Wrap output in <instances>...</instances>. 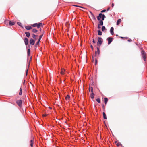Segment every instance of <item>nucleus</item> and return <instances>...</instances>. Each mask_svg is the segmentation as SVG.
<instances>
[{"mask_svg":"<svg viewBox=\"0 0 147 147\" xmlns=\"http://www.w3.org/2000/svg\"><path fill=\"white\" fill-rule=\"evenodd\" d=\"M22 90L21 88H20V92L19 93V95H22Z\"/></svg>","mask_w":147,"mask_h":147,"instance_id":"26","label":"nucleus"},{"mask_svg":"<svg viewBox=\"0 0 147 147\" xmlns=\"http://www.w3.org/2000/svg\"><path fill=\"white\" fill-rule=\"evenodd\" d=\"M103 115L104 118L105 119H107V117H106V114L104 112L103 113Z\"/></svg>","mask_w":147,"mask_h":147,"instance_id":"21","label":"nucleus"},{"mask_svg":"<svg viewBox=\"0 0 147 147\" xmlns=\"http://www.w3.org/2000/svg\"><path fill=\"white\" fill-rule=\"evenodd\" d=\"M105 17V15L104 14H103L102 16V18H101V19H102L101 20H102L103 21V20H104Z\"/></svg>","mask_w":147,"mask_h":147,"instance_id":"34","label":"nucleus"},{"mask_svg":"<svg viewBox=\"0 0 147 147\" xmlns=\"http://www.w3.org/2000/svg\"><path fill=\"white\" fill-rule=\"evenodd\" d=\"M101 25H100L99 24L98 25V28H101Z\"/></svg>","mask_w":147,"mask_h":147,"instance_id":"37","label":"nucleus"},{"mask_svg":"<svg viewBox=\"0 0 147 147\" xmlns=\"http://www.w3.org/2000/svg\"><path fill=\"white\" fill-rule=\"evenodd\" d=\"M65 71V70L64 69H62L61 72V74L63 75L64 74V72Z\"/></svg>","mask_w":147,"mask_h":147,"instance_id":"15","label":"nucleus"},{"mask_svg":"<svg viewBox=\"0 0 147 147\" xmlns=\"http://www.w3.org/2000/svg\"><path fill=\"white\" fill-rule=\"evenodd\" d=\"M128 41H129V42H130V41H131V39H128Z\"/></svg>","mask_w":147,"mask_h":147,"instance_id":"44","label":"nucleus"},{"mask_svg":"<svg viewBox=\"0 0 147 147\" xmlns=\"http://www.w3.org/2000/svg\"><path fill=\"white\" fill-rule=\"evenodd\" d=\"M32 26H33V27H35L36 26H37V23H36L34 24H33L32 25Z\"/></svg>","mask_w":147,"mask_h":147,"instance_id":"28","label":"nucleus"},{"mask_svg":"<svg viewBox=\"0 0 147 147\" xmlns=\"http://www.w3.org/2000/svg\"><path fill=\"white\" fill-rule=\"evenodd\" d=\"M40 31H41V29H40Z\"/></svg>","mask_w":147,"mask_h":147,"instance_id":"53","label":"nucleus"},{"mask_svg":"<svg viewBox=\"0 0 147 147\" xmlns=\"http://www.w3.org/2000/svg\"><path fill=\"white\" fill-rule=\"evenodd\" d=\"M18 24L19 26H21L22 25V24L20 22H18L17 23Z\"/></svg>","mask_w":147,"mask_h":147,"instance_id":"36","label":"nucleus"},{"mask_svg":"<svg viewBox=\"0 0 147 147\" xmlns=\"http://www.w3.org/2000/svg\"><path fill=\"white\" fill-rule=\"evenodd\" d=\"M32 35L33 38L34 39H36V37L38 36V35H36L33 34H32Z\"/></svg>","mask_w":147,"mask_h":147,"instance_id":"20","label":"nucleus"},{"mask_svg":"<svg viewBox=\"0 0 147 147\" xmlns=\"http://www.w3.org/2000/svg\"><path fill=\"white\" fill-rule=\"evenodd\" d=\"M24 42L26 45H27L28 43V40L27 38H25L24 40Z\"/></svg>","mask_w":147,"mask_h":147,"instance_id":"8","label":"nucleus"},{"mask_svg":"<svg viewBox=\"0 0 147 147\" xmlns=\"http://www.w3.org/2000/svg\"><path fill=\"white\" fill-rule=\"evenodd\" d=\"M113 30H114V28H113V27H111V29H110V31L111 34L112 35H113V34H114Z\"/></svg>","mask_w":147,"mask_h":147,"instance_id":"11","label":"nucleus"},{"mask_svg":"<svg viewBox=\"0 0 147 147\" xmlns=\"http://www.w3.org/2000/svg\"><path fill=\"white\" fill-rule=\"evenodd\" d=\"M142 56L143 58L144 61L146 60V53L143 50H142L141 52Z\"/></svg>","mask_w":147,"mask_h":147,"instance_id":"1","label":"nucleus"},{"mask_svg":"<svg viewBox=\"0 0 147 147\" xmlns=\"http://www.w3.org/2000/svg\"><path fill=\"white\" fill-rule=\"evenodd\" d=\"M114 6V4L113 3L112 4V6L113 7Z\"/></svg>","mask_w":147,"mask_h":147,"instance_id":"46","label":"nucleus"},{"mask_svg":"<svg viewBox=\"0 0 147 147\" xmlns=\"http://www.w3.org/2000/svg\"><path fill=\"white\" fill-rule=\"evenodd\" d=\"M34 143V139L32 140H31L30 141V146L31 147H33V144Z\"/></svg>","mask_w":147,"mask_h":147,"instance_id":"13","label":"nucleus"},{"mask_svg":"<svg viewBox=\"0 0 147 147\" xmlns=\"http://www.w3.org/2000/svg\"><path fill=\"white\" fill-rule=\"evenodd\" d=\"M103 107H104V105H103Z\"/></svg>","mask_w":147,"mask_h":147,"instance_id":"50","label":"nucleus"},{"mask_svg":"<svg viewBox=\"0 0 147 147\" xmlns=\"http://www.w3.org/2000/svg\"><path fill=\"white\" fill-rule=\"evenodd\" d=\"M103 39L102 38L100 37H99L98 38V42H97V45H98L99 44L100 45L102 44V41Z\"/></svg>","mask_w":147,"mask_h":147,"instance_id":"3","label":"nucleus"},{"mask_svg":"<svg viewBox=\"0 0 147 147\" xmlns=\"http://www.w3.org/2000/svg\"><path fill=\"white\" fill-rule=\"evenodd\" d=\"M99 23H100V25H101V26H102L103 25V22L102 20H100V21H99Z\"/></svg>","mask_w":147,"mask_h":147,"instance_id":"27","label":"nucleus"},{"mask_svg":"<svg viewBox=\"0 0 147 147\" xmlns=\"http://www.w3.org/2000/svg\"><path fill=\"white\" fill-rule=\"evenodd\" d=\"M108 101V98H104V102L105 104H106Z\"/></svg>","mask_w":147,"mask_h":147,"instance_id":"22","label":"nucleus"},{"mask_svg":"<svg viewBox=\"0 0 147 147\" xmlns=\"http://www.w3.org/2000/svg\"><path fill=\"white\" fill-rule=\"evenodd\" d=\"M32 31L33 32L35 33L38 31V30L35 29H32Z\"/></svg>","mask_w":147,"mask_h":147,"instance_id":"25","label":"nucleus"},{"mask_svg":"<svg viewBox=\"0 0 147 147\" xmlns=\"http://www.w3.org/2000/svg\"><path fill=\"white\" fill-rule=\"evenodd\" d=\"M43 35L42 34V35H41L40 36H39V38L38 40H39V41H40V39H41L42 36H43Z\"/></svg>","mask_w":147,"mask_h":147,"instance_id":"35","label":"nucleus"},{"mask_svg":"<svg viewBox=\"0 0 147 147\" xmlns=\"http://www.w3.org/2000/svg\"><path fill=\"white\" fill-rule=\"evenodd\" d=\"M29 42H30V44L33 45L35 44V40H34L31 38L30 39Z\"/></svg>","mask_w":147,"mask_h":147,"instance_id":"5","label":"nucleus"},{"mask_svg":"<svg viewBox=\"0 0 147 147\" xmlns=\"http://www.w3.org/2000/svg\"><path fill=\"white\" fill-rule=\"evenodd\" d=\"M115 143H117V141H115Z\"/></svg>","mask_w":147,"mask_h":147,"instance_id":"48","label":"nucleus"},{"mask_svg":"<svg viewBox=\"0 0 147 147\" xmlns=\"http://www.w3.org/2000/svg\"><path fill=\"white\" fill-rule=\"evenodd\" d=\"M47 115H48V114H45L42 115V116L43 117H45V116H47Z\"/></svg>","mask_w":147,"mask_h":147,"instance_id":"39","label":"nucleus"},{"mask_svg":"<svg viewBox=\"0 0 147 147\" xmlns=\"http://www.w3.org/2000/svg\"><path fill=\"white\" fill-rule=\"evenodd\" d=\"M116 145L117 146H119L120 145H121V146H122V145L119 142H118L116 144Z\"/></svg>","mask_w":147,"mask_h":147,"instance_id":"32","label":"nucleus"},{"mask_svg":"<svg viewBox=\"0 0 147 147\" xmlns=\"http://www.w3.org/2000/svg\"><path fill=\"white\" fill-rule=\"evenodd\" d=\"M121 38H123V37H121Z\"/></svg>","mask_w":147,"mask_h":147,"instance_id":"51","label":"nucleus"},{"mask_svg":"<svg viewBox=\"0 0 147 147\" xmlns=\"http://www.w3.org/2000/svg\"><path fill=\"white\" fill-rule=\"evenodd\" d=\"M30 49H28L27 50V54H28V56H30Z\"/></svg>","mask_w":147,"mask_h":147,"instance_id":"23","label":"nucleus"},{"mask_svg":"<svg viewBox=\"0 0 147 147\" xmlns=\"http://www.w3.org/2000/svg\"><path fill=\"white\" fill-rule=\"evenodd\" d=\"M91 48L92 49V50H93V46L92 45H91Z\"/></svg>","mask_w":147,"mask_h":147,"instance_id":"42","label":"nucleus"},{"mask_svg":"<svg viewBox=\"0 0 147 147\" xmlns=\"http://www.w3.org/2000/svg\"><path fill=\"white\" fill-rule=\"evenodd\" d=\"M109 9H110V8L109 7V8H108V9H107V10L108 11V10H109Z\"/></svg>","mask_w":147,"mask_h":147,"instance_id":"47","label":"nucleus"},{"mask_svg":"<svg viewBox=\"0 0 147 147\" xmlns=\"http://www.w3.org/2000/svg\"><path fill=\"white\" fill-rule=\"evenodd\" d=\"M102 33L100 30L98 31V34L99 35H102Z\"/></svg>","mask_w":147,"mask_h":147,"instance_id":"24","label":"nucleus"},{"mask_svg":"<svg viewBox=\"0 0 147 147\" xmlns=\"http://www.w3.org/2000/svg\"><path fill=\"white\" fill-rule=\"evenodd\" d=\"M16 102L20 107H21L22 103V101L21 100H17L16 101Z\"/></svg>","mask_w":147,"mask_h":147,"instance_id":"4","label":"nucleus"},{"mask_svg":"<svg viewBox=\"0 0 147 147\" xmlns=\"http://www.w3.org/2000/svg\"><path fill=\"white\" fill-rule=\"evenodd\" d=\"M121 19H119L117 22V25H119V24L121 22Z\"/></svg>","mask_w":147,"mask_h":147,"instance_id":"16","label":"nucleus"},{"mask_svg":"<svg viewBox=\"0 0 147 147\" xmlns=\"http://www.w3.org/2000/svg\"><path fill=\"white\" fill-rule=\"evenodd\" d=\"M37 27L38 28H39L40 27V26L43 27L42 24L41 23H39L38 24L37 23Z\"/></svg>","mask_w":147,"mask_h":147,"instance_id":"12","label":"nucleus"},{"mask_svg":"<svg viewBox=\"0 0 147 147\" xmlns=\"http://www.w3.org/2000/svg\"><path fill=\"white\" fill-rule=\"evenodd\" d=\"M74 6H77V7H80V8H84L82 7H81V6H77V5H74Z\"/></svg>","mask_w":147,"mask_h":147,"instance_id":"41","label":"nucleus"},{"mask_svg":"<svg viewBox=\"0 0 147 147\" xmlns=\"http://www.w3.org/2000/svg\"><path fill=\"white\" fill-rule=\"evenodd\" d=\"M113 38L111 37H109L107 38V40H108V44H110L111 42L113 40Z\"/></svg>","mask_w":147,"mask_h":147,"instance_id":"6","label":"nucleus"},{"mask_svg":"<svg viewBox=\"0 0 147 147\" xmlns=\"http://www.w3.org/2000/svg\"><path fill=\"white\" fill-rule=\"evenodd\" d=\"M28 69H27L26 70V76H27V75L28 73Z\"/></svg>","mask_w":147,"mask_h":147,"instance_id":"40","label":"nucleus"},{"mask_svg":"<svg viewBox=\"0 0 147 147\" xmlns=\"http://www.w3.org/2000/svg\"><path fill=\"white\" fill-rule=\"evenodd\" d=\"M90 17L92 19L94 20H96V19L95 16L93 14V13L91 11H90Z\"/></svg>","mask_w":147,"mask_h":147,"instance_id":"2","label":"nucleus"},{"mask_svg":"<svg viewBox=\"0 0 147 147\" xmlns=\"http://www.w3.org/2000/svg\"><path fill=\"white\" fill-rule=\"evenodd\" d=\"M95 61H96V62H95V65H96V64H97V60H96V59Z\"/></svg>","mask_w":147,"mask_h":147,"instance_id":"45","label":"nucleus"},{"mask_svg":"<svg viewBox=\"0 0 147 147\" xmlns=\"http://www.w3.org/2000/svg\"><path fill=\"white\" fill-rule=\"evenodd\" d=\"M106 11V10L104 9V10H103L101 11V13H103V12H105Z\"/></svg>","mask_w":147,"mask_h":147,"instance_id":"38","label":"nucleus"},{"mask_svg":"<svg viewBox=\"0 0 147 147\" xmlns=\"http://www.w3.org/2000/svg\"><path fill=\"white\" fill-rule=\"evenodd\" d=\"M106 30V28L105 26H103L102 28V31H104Z\"/></svg>","mask_w":147,"mask_h":147,"instance_id":"31","label":"nucleus"},{"mask_svg":"<svg viewBox=\"0 0 147 147\" xmlns=\"http://www.w3.org/2000/svg\"><path fill=\"white\" fill-rule=\"evenodd\" d=\"M97 51H95V55L97 54L98 55H99L100 53V51L98 47H97Z\"/></svg>","mask_w":147,"mask_h":147,"instance_id":"9","label":"nucleus"},{"mask_svg":"<svg viewBox=\"0 0 147 147\" xmlns=\"http://www.w3.org/2000/svg\"><path fill=\"white\" fill-rule=\"evenodd\" d=\"M39 42H40V41L38 40V42L36 44H35V46L36 47H37V45H39Z\"/></svg>","mask_w":147,"mask_h":147,"instance_id":"30","label":"nucleus"},{"mask_svg":"<svg viewBox=\"0 0 147 147\" xmlns=\"http://www.w3.org/2000/svg\"><path fill=\"white\" fill-rule=\"evenodd\" d=\"M49 108L50 109H51V107H49Z\"/></svg>","mask_w":147,"mask_h":147,"instance_id":"49","label":"nucleus"},{"mask_svg":"<svg viewBox=\"0 0 147 147\" xmlns=\"http://www.w3.org/2000/svg\"><path fill=\"white\" fill-rule=\"evenodd\" d=\"M25 34L26 35V36L27 37L29 38L30 35V34L29 32H26L25 33Z\"/></svg>","mask_w":147,"mask_h":147,"instance_id":"17","label":"nucleus"},{"mask_svg":"<svg viewBox=\"0 0 147 147\" xmlns=\"http://www.w3.org/2000/svg\"><path fill=\"white\" fill-rule=\"evenodd\" d=\"M9 24L10 26H12L15 24V22L13 21H10L9 22Z\"/></svg>","mask_w":147,"mask_h":147,"instance_id":"14","label":"nucleus"},{"mask_svg":"<svg viewBox=\"0 0 147 147\" xmlns=\"http://www.w3.org/2000/svg\"><path fill=\"white\" fill-rule=\"evenodd\" d=\"M122 147H123V146Z\"/></svg>","mask_w":147,"mask_h":147,"instance_id":"54","label":"nucleus"},{"mask_svg":"<svg viewBox=\"0 0 147 147\" xmlns=\"http://www.w3.org/2000/svg\"><path fill=\"white\" fill-rule=\"evenodd\" d=\"M103 14L102 13H100L99 14L98 16L97 17V19L98 20H100V19L101 18Z\"/></svg>","mask_w":147,"mask_h":147,"instance_id":"7","label":"nucleus"},{"mask_svg":"<svg viewBox=\"0 0 147 147\" xmlns=\"http://www.w3.org/2000/svg\"><path fill=\"white\" fill-rule=\"evenodd\" d=\"M25 28L26 29H27V30H30V29H32V28L31 26H25Z\"/></svg>","mask_w":147,"mask_h":147,"instance_id":"10","label":"nucleus"},{"mask_svg":"<svg viewBox=\"0 0 147 147\" xmlns=\"http://www.w3.org/2000/svg\"><path fill=\"white\" fill-rule=\"evenodd\" d=\"M70 98V96L69 95H67L65 97V99L67 100H69Z\"/></svg>","mask_w":147,"mask_h":147,"instance_id":"19","label":"nucleus"},{"mask_svg":"<svg viewBox=\"0 0 147 147\" xmlns=\"http://www.w3.org/2000/svg\"><path fill=\"white\" fill-rule=\"evenodd\" d=\"M94 95V94L93 93H92L90 95V97L92 99H93L94 98V97L93 96V95Z\"/></svg>","mask_w":147,"mask_h":147,"instance_id":"29","label":"nucleus"},{"mask_svg":"<svg viewBox=\"0 0 147 147\" xmlns=\"http://www.w3.org/2000/svg\"><path fill=\"white\" fill-rule=\"evenodd\" d=\"M93 42L94 43H96V41L94 40V39H93Z\"/></svg>","mask_w":147,"mask_h":147,"instance_id":"43","label":"nucleus"},{"mask_svg":"<svg viewBox=\"0 0 147 147\" xmlns=\"http://www.w3.org/2000/svg\"><path fill=\"white\" fill-rule=\"evenodd\" d=\"M32 58V57H30V59H31Z\"/></svg>","mask_w":147,"mask_h":147,"instance_id":"52","label":"nucleus"},{"mask_svg":"<svg viewBox=\"0 0 147 147\" xmlns=\"http://www.w3.org/2000/svg\"><path fill=\"white\" fill-rule=\"evenodd\" d=\"M96 100L98 103H100V98H98L96 99Z\"/></svg>","mask_w":147,"mask_h":147,"instance_id":"33","label":"nucleus"},{"mask_svg":"<svg viewBox=\"0 0 147 147\" xmlns=\"http://www.w3.org/2000/svg\"><path fill=\"white\" fill-rule=\"evenodd\" d=\"M89 92L91 91L92 93H93V88L92 87H90V88H89Z\"/></svg>","mask_w":147,"mask_h":147,"instance_id":"18","label":"nucleus"}]
</instances>
